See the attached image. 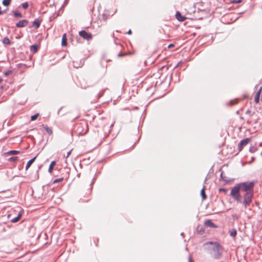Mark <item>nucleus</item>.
Wrapping results in <instances>:
<instances>
[{"label": "nucleus", "instance_id": "f257e3e1", "mask_svg": "<svg viewBox=\"0 0 262 262\" xmlns=\"http://www.w3.org/2000/svg\"><path fill=\"white\" fill-rule=\"evenodd\" d=\"M238 186L241 189V192H244L243 195V205L245 208L250 206L253 198V187L254 184L253 182H243L240 183Z\"/></svg>", "mask_w": 262, "mask_h": 262}, {"label": "nucleus", "instance_id": "f03ea898", "mask_svg": "<svg viewBox=\"0 0 262 262\" xmlns=\"http://www.w3.org/2000/svg\"><path fill=\"white\" fill-rule=\"evenodd\" d=\"M204 247L210 251V253L215 259H219L222 257L223 247L219 243L208 242L204 244Z\"/></svg>", "mask_w": 262, "mask_h": 262}, {"label": "nucleus", "instance_id": "7ed1b4c3", "mask_svg": "<svg viewBox=\"0 0 262 262\" xmlns=\"http://www.w3.org/2000/svg\"><path fill=\"white\" fill-rule=\"evenodd\" d=\"M241 189L238 184H237L231 189L230 195L237 203L243 204V201L241 199V195L239 193Z\"/></svg>", "mask_w": 262, "mask_h": 262}, {"label": "nucleus", "instance_id": "20e7f679", "mask_svg": "<svg viewBox=\"0 0 262 262\" xmlns=\"http://www.w3.org/2000/svg\"><path fill=\"white\" fill-rule=\"evenodd\" d=\"M88 131V126L87 124L83 125L82 124H78L76 126L75 133L77 136H81L86 134Z\"/></svg>", "mask_w": 262, "mask_h": 262}, {"label": "nucleus", "instance_id": "39448f33", "mask_svg": "<svg viewBox=\"0 0 262 262\" xmlns=\"http://www.w3.org/2000/svg\"><path fill=\"white\" fill-rule=\"evenodd\" d=\"M79 35L83 39L87 40H90L92 39V35L85 31L82 30L79 32Z\"/></svg>", "mask_w": 262, "mask_h": 262}, {"label": "nucleus", "instance_id": "423d86ee", "mask_svg": "<svg viewBox=\"0 0 262 262\" xmlns=\"http://www.w3.org/2000/svg\"><path fill=\"white\" fill-rule=\"evenodd\" d=\"M249 140H250V139L245 138V139L241 140L239 142V143H238V148L239 151L242 150V149L243 148V146L246 145L248 143Z\"/></svg>", "mask_w": 262, "mask_h": 262}, {"label": "nucleus", "instance_id": "0eeeda50", "mask_svg": "<svg viewBox=\"0 0 262 262\" xmlns=\"http://www.w3.org/2000/svg\"><path fill=\"white\" fill-rule=\"evenodd\" d=\"M28 21L26 19H23L19 21L16 24V26L17 28H21L26 27L28 25Z\"/></svg>", "mask_w": 262, "mask_h": 262}, {"label": "nucleus", "instance_id": "6e6552de", "mask_svg": "<svg viewBox=\"0 0 262 262\" xmlns=\"http://www.w3.org/2000/svg\"><path fill=\"white\" fill-rule=\"evenodd\" d=\"M204 225L207 227H211V228H216L217 227L210 220H206L204 222Z\"/></svg>", "mask_w": 262, "mask_h": 262}, {"label": "nucleus", "instance_id": "1a4fd4ad", "mask_svg": "<svg viewBox=\"0 0 262 262\" xmlns=\"http://www.w3.org/2000/svg\"><path fill=\"white\" fill-rule=\"evenodd\" d=\"M176 18L181 22L184 21L186 19V17L184 16H182L180 12L177 11L176 14Z\"/></svg>", "mask_w": 262, "mask_h": 262}, {"label": "nucleus", "instance_id": "9d476101", "mask_svg": "<svg viewBox=\"0 0 262 262\" xmlns=\"http://www.w3.org/2000/svg\"><path fill=\"white\" fill-rule=\"evenodd\" d=\"M40 23L41 20H40L38 18L36 19L33 22V26L35 27L36 29H37L39 27Z\"/></svg>", "mask_w": 262, "mask_h": 262}, {"label": "nucleus", "instance_id": "9b49d317", "mask_svg": "<svg viewBox=\"0 0 262 262\" xmlns=\"http://www.w3.org/2000/svg\"><path fill=\"white\" fill-rule=\"evenodd\" d=\"M36 158V156H35L33 158L31 159L27 162L26 166V170H28L29 169V168L31 166L32 164L34 162Z\"/></svg>", "mask_w": 262, "mask_h": 262}, {"label": "nucleus", "instance_id": "f8f14e48", "mask_svg": "<svg viewBox=\"0 0 262 262\" xmlns=\"http://www.w3.org/2000/svg\"><path fill=\"white\" fill-rule=\"evenodd\" d=\"M55 164H56L55 161H52L51 162V163H50V164L49 165V169H48V171H49V173H52L53 169V167L54 166Z\"/></svg>", "mask_w": 262, "mask_h": 262}, {"label": "nucleus", "instance_id": "ddd939ff", "mask_svg": "<svg viewBox=\"0 0 262 262\" xmlns=\"http://www.w3.org/2000/svg\"><path fill=\"white\" fill-rule=\"evenodd\" d=\"M38 49V47L37 45H33L30 46V50L33 53H36Z\"/></svg>", "mask_w": 262, "mask_h": 262}, {"label": "nucleus", "instance_id": "4468645a", "mask_svg": "<svg viewBox=\"0 0 262 262\" xmlns=\"http://www.w3.org/2000/svg\"><path fill=\"white\" fill-rule=\"evenodd\" d=\"M21 216V213L20 212H19L16 217H15L11 220V222L12 223L17 222L19 220Z\"/></svg>", "mask_w": 262, "mask_h": 262}, {"label": "nucleus", "instance_id": "2eb2a0df", "mask_svg": "<svg viewBox=\"0 0 262 262\" xmlns=\"http://www.w3.org/2000/svg\"><path fill=\"white\" fill-rule=\"evenodd\" d=\"M20 152L18 150H10L6 153L7 155H16Z\"/></svg>", "mask_w": 262, "mask_h": 262}, {"label": "nucleus", "instance_id": "dca6fc26", "mask_svg": "<svg viewBox=\"0 0 262 262\" xmlns=\"http://www.w3.org/2000/svg\"><path fill=\"white\" fill-rule=\"evenodd\" d=\"M201 196H202L203 200H205L206 199L207 196L205 192V187H204L201 189Z\"/></svg>", "mask_w": 262, "mask_h": 262}, {"label": "nucleus", "instance_id": "f3484780", "mask_svg": "<svg viewBox=\"0 0 262 262\" xmlns=\"http://www.w3.org/2000/svg\"><path fill=\"white\" fill-rule=\"evenodd\" d=\"M66 45H67V38H66V34H64L62 36V38L61 45L62 46H66Z\"/></svg>", "mask_w": 262, "mask_h": 262}, {"label": "nucleus", "instance_id": "a211bd4d", "mask_svg": "<svg viewBox=\"0 0 262 262\" xmlns=\"http://www.w3.org/2000/svg\"><path fill=\"white\" fill-rule=\"evenodd\" d=\"M12 0H3L2 4L5 6H8L10 5Z\"/></svg>", "mask_w": 262, "mask_h": 262}, {"label": "nucleus", "instance_id": "6ab92c4d", "mask_svg": "<svg viewBox=\"0 0 262 262\" xmlns=\"http://www.w3.org/2000/svg\"><path fill=\"white\" fill-rule=\"evenodd\" d=\"M3 42L4 44H5V45H10L11 43L9 39L7 37H5L3 39Z\"/></svg>", "mask_w": 262, "mask_h": 262}, {"label": "nucleus", "instance_id": "aec40b11", "mask_svg": "<svg viewBox=\"0 0 262 262\" xmlns=\"http://www.w3.org/2000/svg\"><path fill=\"white\" fill-rule=\"evenodd\" d=\"M44 129L47 131V132L51 135L52 133V130L51 128H49L47 125H45L43 126Z\"/></svg>", "mask_w": 262, "mask_h": 262}, {"label": "nucleus", "instance_id": "412c9836", "mask_svg": "<svg viewBox=\"0 0 262 262\" xmlns=\"http://www.w3.org/2000/svg\"><path fill=\"white\" fill-rule=\"evenodd\" d=\"M236 233H237V232H236V230L235 229H232L230 232V235L232 237H235L236 236Z\"/></svg>", "mask_w": 262, "mask_h": 262}, {"label": "nucleus", "instance_id": "4be33fe9", "mask_svg": "<svg viewBox=\"0 0 262 262\" xmlns=\"http://www.w3.org/2000/svg\"><path fill=\"white\" fill-rule=\"evenodd\" d=\"M14 16L17 18H20L22 17L21 14L18 11L14 12Z\"/></svg>", "mask_w": 262, "mask_h": 262}, {"label": "nucleus", "instance_id": "5701e85b", "mask_svg": "<svg viewBox=\"0 0 262 262\" xmlns=\"http://www.w3.org/2000/svg\"><path fill=\"white\" fill-rule=\"evenodd\" d=\"M259 96L260 94H256L255 98H254V101L256 103H258L259 102Z\"/></svg>", "mask_w": 262, "mask_h": 262}, {"label": "nucleus", "instance_id": "b1692460", "mask_svg": "<svg viewBox=\"0 0 262 262\" xmlns=\"http://www.w3.org/2000/svg\"><path fill=\"white\" fill-rule=\"evenodd\" d=\"M38 116H39V114H38V113L32 116L31 117V120L32 121H34V120H36L37 118V117H38Z\"/></svg>", "mask_w": 262, "mask_h": 262}, {"label": "nucleus", "instance_id": "393cba45", "mask_svg": "<svg viewBox=\"0 0 262 262\" xmlns=\"http://www.w3.org/2000/svg\"><path fill=\"white\" fill-rule=\"evenodd\" d=\"M63 178L56 179L54 180L53 183H59V182H62L63 181Z\"/></svg>", "mask_w": 262, "mask_h": 262}, {"label": "nucleus", "instance_id": "a878e982", "mask_svg": "<svg viewBox=\"0 0 262 262\" xmlns=\"http://www.w3.org/2000/svg\"><path fill=\"white\" fill-rule=\"evenodd\" d=\"M17 158H18L17 157H12L8 159V161L9 162H13L16 161L17 159Z\"/></svg>", "mask_w": 262, "mask_h": 262}, {"label": "nucleus", "instance_id": "bb28decb", "mask_svg": "<svg viewBox=\"0 0 262 262\" xmlns=\"http://www.w3.org/2000/svg\"><path fill=\"white\" fill-rule=\"evenodd\" d=\"M22 7L24 9H26L28 7V3L27 2H25L21 4Z\"/></svg>", "mask_w": 262, "mask_h": 262}, {"label": "nucleus", "instance_id": "cd10ccee", "mask_svg": "<svg viewBox=\"0 0 262 262\" xmlns=\"http://www.w3.org/2000/svg\"><path fill=\"white\" fill-rule=\"evenodd\" d=\"M12 73V70H8L4 73V75L6 76H8Z\"/></svg>", "mask_w": 262, "mask_h": 262}, {"label": "nucleus", "instance_id": "c85d7f7f", "mask_svg": "<svg viewBox=\"0 0 262 262\" xmlns=\"http://www.w3.org/2000/svg\"><path fill=\"white\" fill-rule=\"evenodd\" d=\"M219 190L220 192H224L225 193H226L227 191V189H226L225 188H220Z\"/></svg>", "mask_w": 262, "mask_h": 262}, {"label": "nucleus", "instance_id": "c756f323", "mask_svg": "<svg viewBox=\"0 0 262 262\" xmlns=\"http://www.w3.org/2000/svg\"><path fill=\"white\" fill-rule=\"evenodd\" d=\"M204 231L205 230L202 228L201 227L199 230V232L200 234H202L203 233H204Z\"/></svg>", "mask_w": 262, "mask_h": 262}, {"label": "nucleus", "instance_id": "7c9ffc66", "mask_svg": "<svg viewBox=\"0 0 262 262\" xmlns=\"http://www.w3.org/2000/svg\"><path fill=\"white\" fill-rule=\"evenodd\" d=\"M71 151H72V150H71L67 152V156H66V158H68L69 157V156L70 155V154H71Z\"/></svg>", "mask_w": 262, "mask_h": 262}, {"label": "nucleus", "instance_id": "2f4dec72", "mask_svg": "<svg viewBox=\"0 0 262 262\" xmlns=\"http://www.w3.org/2000/svg\"><path fill=\"white\" fill-rule=\"evenodd\" d=\"M73 66L75 68H78L80 67L79 66H77V64H75V62H73Z\"/></svg>", "mask_w": 262, "mask_h": 262}, {"label": "nucleus", "instance_id": "473e14b6", "mask_svg": "<svg viewBox=\"0 0 262 262\" xmlns=\"http://www.w3.org/2000/svg\"><path fill=\"white\" fill-rule=\"evenodd\" d=\"M262 87H260L258 91L256 92L257 94H260L261 91Z\"/></svg>", "mask_w": 262, "mask_h": 262}, {"label": "nucleus", "instance_id": "72a5a7b5", "mask_svg": "<svg viewBox=\"0 0 262 262\" xmlns=\"http://www.w3.org/2000/svg\"><path fill=\"white\" fill-rule=\"evenodd\" d=\"M188 260H189V262H193V261L190 256H189V257L188 258Z\"/></svg>", "mask_w": 262, "mask_h": 262}, {"label": "nucleus", "instance_id": "f704fd0d", "mask_svg": "<svg viewBox=\"0 0 262 262\" xmlns=\"http://www.w3.org/2000/svg\"><path fill=\"white\" fill-rule=\"evenodd\" d=\"M173 46H174V45H173V44H170V45L168 46V48H170L172 47H173Z\"/></svg>", "mask_w": 262, "mask_h": 262}, {"label": "nucleus", "instance_id": "c9c22d12", "mask_svg": "<svg viewBox=\"0 0 262 262\" xmlns=\"http://www.w3.org/2000/svg\"><path fill=\"white\" fill-rule=\"evenodd\" d=\"M4 13V12L1 11V7H0V15Z\"/></svg>", "mask_w": 262, "mask_h": 262}, {"label": "nucleus", "instance_id": "e433bc0d", "mask_svg": "<svg viewBox=\"0 0 262 262\" xmlns=\"http://www.w3.org/2000/svg\"><path fill=\"white\" fill-rule=\"evenodd\" d=\"M127 34H132V31L130 30H129L128 32H127Z\"/></svg>", "mask_w": 262, "mask_h": 262}, {"label": "nucleus", "instance_id": "4c0bfd02", "mask_svg": "<svg viewBox=\"0 0 262 262\" xmlns=\"http://www.w3.org/2000/svg\"><path fill=\"white\" fill-rule=\"evenodd\" d=\"M221 178H222L223 180H224V179H223V173H221Z\"/></svg>", "mask_w": 262, "mask_h": 262}, {"label": "nucleus", "instance_id": "58836bf2", "mask_svg": "<svg viewBox=\"0 0 262 262\" xmlns=\"http://www.w3.org/2000/svg\"><path fill=\"white\" fill-rule=\"evenodd\" d=\"M2 81V79L0 78V83Z\"/></svg>", "mask_w": 262, "mask_h": 262}, {"label": "nucleus", "instance_id": "ea45409f", "mask_svg": "<svg viewBox=\"0 0 262 262\" xmlns=\"http://www.w3.org/2000/svg\"><path fill=\"white\" fill-rule=\"evenodd\" d=\"M118 56H122V55H121V54H118Z\"/></svg>", "mask_w": 262, "mask_h": 262}, {"label": "nucleus", "instance_id": "a19ab883", "mask_svg": "<svg viewBox=\"0 0 262 262\" xmlns=\"http://www.w3.org/2000/svg\"><path fill=\"white\" fill-rule=\"evenodd\" d=\"M178 66H179V64H178L176 66V67H175V68L178 67Z\"/></svg>", "mask_w": 262, "mask_h": 262}, {"label": "nucleus", "instance_id": "79ce46f5", "mask_svg": "<svg viewBox=\"0 0 262 262\" xmlns=\"http://www.w3.org/2000/svg\"><path fill=\"white\" fill-rule=\"evenodd\" d=\"M250 151L253 152V150L250 149Z\"/></svg>", "mask_w": 262, "mask_h": 262}, {"label": "nucleus", "instance_id": "37998d69", "mask_svg": "<svg viewBox=\"0 0 262 262\" xmlns=\"http://www.w3.org/2000/svg\"><path fill=\"white\" fill-rule=\"evenodd\" d=\"M250 151L253 152V150L250 149Z\"/></svg>", "mask_w": 262, "mask_h": 262}]
</instances>
